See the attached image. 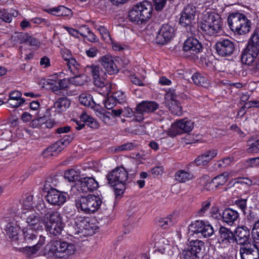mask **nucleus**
Listing matches in <instances>:
<instances>
[{"mask_svg": "<svg viewBox=\"0 0 259 259\" xmlns=\"http://www.w3.org/2000/svg\"><path fill=\"white\" fill-rule=\"evenodd\" d=\"M222 19L220 15L210 9H206L202 13L199 27L202 33L213 36L222 30Z\"/></svg>", "mask_w": 259, "mask_h": 259, "instance_id": "1", "label": "nucleus"}, {"mask_svg": "<svg viewBox=\"0 0 259 259\" xmlns=\"http://www.w3.org/2000/svg\"><path fill=\"white\" fill-rule=\"evenodd\" d=\"M75 202L78 211L87 214L95 213L98 210L103 211L107 209L105 202L102 201L101 198L93 194L78 197Z\"/></svg>", "mask_w": 259, "mask_h": 259, "instance_id": "2", "label": "nucleus"}, {"mask_svg": "<svg viewBox=\"0 0 259 259\" xmlns=\"http://www.w3.org/2000/svg\"><path fill=\"white\" fill-rule=\"evenodd\" d=\"M108 184L113 188L116 196L123 194L128 179V172L123 166L117 167L106 175Z\"/></svg>", "mask_w": 259, "mask_h": 259, "instance_id": "3", "label": "nucleus"}, {"mask_svg": "<svg viewBox=\"0 0 259 259\" xmlns=\"http://www.w3.org/2000/svg\"><path fill=\"white\" fill-rule=\"evenodd\" d=\"M152 12V3L148 1H143L134 5L128 12L129 20L136 24H141L150 19Z\"/></svg>", "mask_w": 259, "mask_h": 259, "instance_id": "4", "label": "nucleus"}, {"mask_svg": "<svg viewBox=\"0 0 259 259\" xmlns=\"http://www.w3.org/2000/svg\"><path fill=\"white\" fill-rule=\"evenodd\" d=\"M65 226L62 217L58 211H52L46 218L45 230L52 237L59 238L64 231Z\"/></svg>", "mask_w": 259, "mask_h": 259, "instance_id": "5", "label": "nucleus"}, {"mask_svg": "<svg viewBox=\"0 0 259 259\" xmlns=\"http://www.w3.org/2000/svg\"><path fill=\"white\" fill-rule=\"evenodd\" d=\"M228 23L231 30L239 35H244L250 31L251 21L244 14L233 13L228 17Z\"/></svg>", "mask_w": 259, "mask_h": 259, "instance_id": "6", "label": "nucleus"}, {"mask_svg": "<svg viewBox=\"0 0 259 259\" xmlns=\"http://www.w3.org/2000/svg\"><path fill=\"white\" fill-rule=\"evenodd\" d=\"M49 251L54 256L64 258L74 253L76 251L75 246L72 243L61 240L51 241L47 245Z\"/></svg>", "mask_w": 259, "mask_h": 259, "instance_id": "7", "label": "nucleus"}, {"mask_svg": "<svg viewBox=\"0 0 259 259\" xmlns=\"http://www.w3.org/2000/svg\"><path fill=\"white\" fill-rule=\"evenodd\" d=\"M196 13V7L189 4L183 9L179 20L180 25L185 28L187 32L192 35L194 34L195 32V28L192 22L195 19Z\"/></svg>", "mask_w": 259, "mask_h": 259, "instance_id": "8", "label": "nucleus"}, {"mask_svg": "<svg viewBox=\"0 0 259 259\" xmlns=\"http://www.w3.org/2000/svg\"><path fill=\"white\" fill-rule=\"evenodd\" d=\"M159 107V105L154 101H143L139 103L135 108V120L141 122L144 117V113L154 112Z\"/></svg>", "mask_w": 259, "mask_h": 259, "instance_id": "9", "label": "nucleus"}, {"mask_svg": "<svg viewBox=\"0 0 259 259\" xmlns=\"http://www.w3.org/2000/svg\"><path fill=\"white\" fill-rule=\"evenodd\" d=\"M218 55L223 57L231 56L235 50V44L229 39H221L214 46Z\"/></svg>", "mask_w": 259, "mask_h": 259, "instance_id": "10", "label": "nucleus"}, {"mask_svg": "<svg viewBox=\"0 0 259 259\" xmlns=\"http://www.w3.org/2000/svg\"><path fill=\"white\" fill-rule=\"evenodd\" d=\"M174 35V28L168 24H163L157 34L155 42L158 45H164L169 42Z\"/></svg>", "mask_w": 259, "mask_h": 259, "instance_id": "11", "label": "nucleus"}, {"mask_svg": "<svg viewBox=\"0 0 259 259\" xmlns=\"http://www.w3.org/2000/svg\"><path fill=\"white\" fill-rule=\"evenodd\" d=\"M193 122L186 119H181L171 124L169 132L174 136L181 135L183 133H188L193 128Z\"/></svg>", "mask_w": 259, "mask_h": 259, "instance_id": "12", "label": "nucleus"}, {"mask_svg": "<svg viewBox=\"0 0 259 259\" xmlns=\"http://www.w3.org/2000/svg\"><path fill=\"white\" fill-rule=\"evenodd\" d=\"M235 242L240 245L250 243L251 241L250 229L245 226H238L234 231Z\"/></svg>", "mask_w": 259, "mask_h": 259, "instance_id": "13", "label": "nucleus"}, {"mask_svg": "<svg viewBox=\"0 0 259 259\" xmlns=\"http://www.w3.org/2000/svg\"><path fill=\"white\" fill-rule=\"evenodd\" d=\"M78 190L82 193L94 191L98 188V183L92 177H83L78 181Z\"/></svg>", "mask_w": 259, "mask_h": 259, "instance_id": "14", "label": "nucleus"}, {"mask_svg": "<svg viewBox=\"0 0 259 259\" xmlns=\"http://www.w3.org/2000/svg\"><path fill=\"white\" fill-rule=\"evenodd\" d=\"M67 194L57 189H52L48 192L47 201L53 205H61L66 201Z\"/></svg>", "mask_w": 259, "mask_h": 259, "instance_id": "15", "label": "nucleus"}, {"mask_svg": "<svg viewBox=\"0 0 259 259\" xmlns=\"http://www.w3.org/2000/svg\"><path fill=\"white\" fill-rule=\"evenodd\" d=\"M203 47L201 43L196 38L193 37H188L183 45V50L189 52L191 54L195 55L202 51Z\"/></svg>", "mask_w": 259, "mask_h": 259, "instance_id": "16", "label": "nucleus"}, {"mask_svg": "<svg viewBox=\"0 0 259 259\" xmlns=\"http://www.w3.org/2000/svg\"><path fill=\"white\" fill-rule=\"evenodd\" d=\"M222 217V221L231 226L239 219V214L237 211L230 208H227L223 211L222 214H219Z\"/></svg>", "mask_w": 259, "mask_h": 259, "instance_id": "17", "label": "nucleus"}, {"mask_svg": "<svg viewBox=\"0 0 259 259\" xmlns=\"http://www.w3.org/2000/svg\"><path fill=\"white\" fill-rule=\"evenodd\" d=\"M100 62L109 74H114L118 72L119 70L111 56L108 55L102 56L100 59Z\"/></svg>", "mask_w": 259, "mask_h": 259, "instance_id": "18", "label": "nucleus"}, {"mask_svg": "<svg viewBox=\"0 0 259 259\" xmlns=\"http://www.w3.org/2000/svg\"><path fill=\"white\" fill-rule=\"evenodd\" d=\"M220 238L219 242L226 244L235 242L234 231L233 232L230 229L224 226H221L219 229Z\"/></svg>", "mask_w": 259, "mask_h": 259, "instance_id": "19", "label": "nucleus"}, {"mask_svg": "<svg viewBox=\"0 0 259 259\" xmlns=\"http://www.w3.org/2000/svg\"><path fill=\"white\" fill-rule=\"evenodd\" d=\"M246 49L253 54L259 55V27L254 31Z\"/></svg>", "mask_w": 259, "mask_h": 259, "instance_id": "20", "label": "nucleus"}, {"mask_svg": "<svg viewBox=\"0 0 259 259\" xmlns=\"http://www.w3.org/2000/svg\"><path fill=\"white\" fill-rule=\"evenodd\" d=\"M239 253L241 259H259V250L255 246L240 247Z\"/></svg>", "mask_w": 259, "mask_h": 259, "instance_id": "21", "label": "nucleus"}, {"mask_svg": "<svg viewBox=\"0 0 259 259\" xmlns=\"http://www.w3.org/2000/svg\"><path fill=\"white\" fill-rule=\"evenodd\" d=\"M24 242L28 244H35L38 241L39 236L36 231L31 227H26L23 229Z\"/></svg>", "mask_w": 259, "mask_h": 259, "instance_id": "22", "label": "nucleus"}, {"mask_svg": "<svg viewBox=\"0 0 259 259\" xmlns=\"http://www.w3.org/2000/svg\"><path fill=\"white\" fill-rule=\"evenodd\" d=\"M229 175L228 172H223L213 178L211 181L206 184V186L208 187L209 190L218 188L220 186L224 185L228 179Z\"/></svg>", "mask_w": 259, "mask_h": 259, "instance_id": "23", "label": "nucleus"}, {"mask_svg": "<svg viewBox=\"0 0 259 259\" xmlns=\"http://www.w3.org/2000/svg\"><path fill=\"white\" fill-rule=\"evenodd\" d=\"M217 152L215 150L207 151L203 154L198 156L195 160V163L197 166L205 165L209 162L211 159L216 156Z\"/></svg>", "mask_w": 259, "mask_h": 259, "instance_id": "24", "label": "nucleus"}, {"mask_svg": "<svg viewBox=\"0 0 259 259\" xmlns=\"http://www.w3.org/2000/svg\"><path fill=\"white\" fill-rule=\"evenodd\" d=\"M46 238L40 236L38 241L35 244H30L31 246H26L19 249L20 251L24 252L27 254H33L36 253L42 245L45 243Z\"/></svg>", "mask_w": 259, "mask_h": 259, "instance_id": "25", "label": "nucleus"}, {"mask_svg": "<svg viewBox=\"0 0 259 259\" xmlns=\"http://www.w3.org/2000/svg\"><path fill=\"white\" fill-rule=\"evenodd\" d=\"M75 220L78 226V229L79 230L80 234H82V235L87 234V231H89L93 230V227L91 226L88 218L76 217Z\"/></svg>", "mask_w": 259, "mask_h": 259, "instance_id": "26", "label": "nucleus"}, {"mask_svg": "<svg viewBox=\"0 0 259 259\" xmlns=\"http://www.w3.org/2000/svg\"><path fill=\"white\" fill-rule=\"evenodd\" d=\"M187 248L201 256L203 251L205 250V244L201 240L198 239L193 240L189 242Z\"/></svg>", "mask_w": 259, "mask_h": 259, "instance_id": "27", "label": "nucleus"}, {"mask_svg": "<svg viewBox=\"0 0 259 259\" xmlns=\"http://www.w3.org/2000/svg\"><path fill=\"white\" fill-rule=\"evenodd\" d=\"M62 143V142L58 141L47 148L43 153L45 156H53L58 154L65 148Z\"/></svg>", "mask_w": 259, "mask_h": 259, "instance_id": "28", "label": "nucleus"}, {"mask_svg": "<svg viewBox=\"0 0 259 259\" xmlns=\"http://www.w3.org/2000/svg\"><path fill=\"white\" fill-rule=\"evenodd\" d=\"M70 101L67 97H60L54 103V107L59 113L65 111L70 106Z\"/></svg>", "mask_w": 259, "mask_h": 259, "instance_id": "29", "label": "nucleus"}, {"mask_svg": "<svg viewBox=\"0 0 259 259\" xmlns=\"http://www.w3.org/2000/svg\"><path fill=\"white\" fill-rule=\"evenodd\" d=\"M165 104L171 113L176 115H181L182 107L177 100H166Z\"/></svg>", "mask_w": 259, "mask_h": 259, "instance_id": "30", "label": "nucleus"}, {"mask_svg": "<svg viewBox=\"0 0 259 259\" xmlns=\"http://www.w3.org/2000/svg\"><path fill=\"white\" fill-rule=\"evenodd\" d=\"M257 57V55L247 51V49L245 48L242 53L241 62L242 63L248 66L253 65Z\"/></svg>", "mask_w": 259, "mask_h": 259, "instance_id": "31", "label": "nucleus"}, {"mask_svg": "<svg viewBox=\"0 0 259 259\" xmlns=\"http://www.w3.org/2000/svg\"><path fill=\"white\" fill-rule=\"evenodd\" d=\"M176 180L180 183H185L186 181L192 180L193 175L190 171L184 169L178 170L175 174Z\"/></svg>", "mask_w": 259, "mask_h": 259, "instance_id": "32", "label": "nucleus"}, {"mask_svg": "<svg viewBox=\"0 0 259 259\" xmlns=\"http://www.w3.org/2000/svg\"><path fill=\"white\" fill-rule=\"evenodd\" d=\"M81 121L85 122L86 125L92 128H98L100 125L98 121L93 117L90 116L86 113H82L80 116Z\"/></svg>", "mask_w": 259, "mask_h": 259, "instance_id": "33", "label": "nucleus"}, {"mask_svg": "<svg viewBox=\"0 0 259 259\" xmlns=\"http://www.w3.org/2000/svg\"><path fill=\"white\" fill-rule=\"evenodd\" d=\"M191 78L196 85L206 87L208 84L207 78L199 73H194Z\"/></svg>", "mask_w": 259, "mask_h": 259, "instance_id": "34", "label": "nucleus"}, {"mask_svg": "<svg viewBox=\"0 0 259 259\" xmlns=\"http://www.w3.org/2000/svg\"><path fill=\"white\" fill-rule=\"evenodd\" d=\"M172 217L171 215H169L166 218H157L156 219V223L159 227L165 229H167L174 225Z\"/></svg>", "mask_w": 259, "mask_h": 259, "instance_id": "35", "label": "nucleus"}, {"mask_svg": "<svg viewBox=\"0 0 259 259\" xmlns=\"http://www.w3.org/2000/svg\"><path fill=\"white\" fill-rule=\"evenodd\" d=\"M54 15L57 16H67L71 14V10L64 6H60L57 8H53L50 11Z\"/></svg>", "mask_w": 259, "mask_h": 259, "instance_id": "36", "label": "nucleus"}, {"mask_svg": "<svg viewBox=\"0 0 259 259\" xmlns=\"http://www.w3.org/2000/svg\"><path fill=\"white\" fill-rule=\"evenodd\" d=\"M6 234L13 240H18L19 229L15 225L9 223L6 228Z\"/></svg>", "mask_w": 259, "mask_h": 259, "instance_id": "37", "label": "nucleus"}, {"mask_svg": "<svg viewBox=\"0 0 259 259\" xmlns=\"http://www.w3.org/2000/svg\"><path fill=\"white\" fill-rule=\"evenodd\" d=\"M75 218L70 220L67 226V232L68 234L71 236H74L80 234L79 230L78 229Z\"/></svg>", "mask_w": 259, "mask_h": 259, "instance_id": "38", "label": "nucleus"}, {"mask_svg": "<svg viewBox=\"0 0 259 259\" xmlns=\"http://www.w3.org/2000/svg\"><path fill=\"white\" fill-rule=\"evenodd\" d=\"M26 222L30 226H35V225L39 223L41 218L39 215L35 212H28L25 218Z\"/></svg>", "mask_w": 259, "mask_h": 259, "instance_id": "39", "label": "nucleus"}, {"mask_svg": "<svg viewBox=\"0 0 259 259\" xmlns=\"http://www.w3.org/2000/svg\"><path fill=\"white\" fill-rule=\"evenodd\" d=\"M85 71L92 74L93 78L97 77L100 74H104V72L102 69L98 65H88L85 67Z\"/></svg>", "mask_w": 259, "mask_h": 259, "instance_id": "40", "label": "nucleus"}, {"mask_svg": "<svg viewBox=\"0 0 259 259\" xmlns=\"http://www.w3.org/2000/svg\"><path fill=\"white\" fill-rule=\"evenodd\" d=\"M27 33L24 32H15L13 35H12L10 38L12 42L15 44L16 43H26L27 39H28Z\"/></svg>", "mask_w": 259, "mask_h": 259, "instance_id": "41", "label": "nucleus"}, {"mask_svg": "<svg viewBox=\"0 0 259 259\" xmlns=\"http://www.w3.org/2000/svg\"><path fill=\"white\" fill-rule=\"evenodd\" d=\"M80 103L85 106L90 107L93 108L96 105L92 97L90 95L81 94L79 97Z\"/></svg>", "mask_w": 259, "mask_h": 259, "instance_id": "42", "label": "nucleus"}, {"mask_svg": "<svg viewBox=\"0 0 259 259\" xmlns=\"http://www.w3.org/2000/svg\"><path fill=\"white\" fill-rule=\"evenodd\" d=\"M75 76L71 77L69 79V81L70 83L76 85L81 86L84 84L87 81V77L85 75L82 74H75Z\"/></svg>", "mask_w": 259, "mask_h": 259, "instance_id": "43", "label": "nucleus"}, {"mask_svg": "<svg viewBox=\"0 0 259 259\" xmlns=\"http://www.w3.org/2000/svg\"><path fill=\"white\" fill-rule=\"evenodd\" d=\"M204 224V222L202 221H196L194 223L191 224L189 227V231H191L193 234H200Z\"/></svg>", "mask_w": 259, "mask_h": 259, "instance_id": "44", "label": "nucleus"}, {"mask_svg": "<svg viewBox=\"0 0 259 259\" xmlns=\"http://www.w3.org/2000/svg\"><path fill=\"white\" fill-rule=\"evenodd\" d=\"M18 14L17 12L15 11V13L10 14L5 9L0 10V19H2L3 21L7 23L11 22L12 17H16Z\"/></svg>", "mask_w": 259, "mask_h": 259, "instance_id": "45", "label": "nucleus"}, {"mask_svg": "<svg viewBox=\"0 0 259 259\" xmlns=\"http://www.w3.org/2000/svg\"><path fill=\"white\" fill-rule=\"evenodd\" d=\"M78 177L77 171L72 169L67 170L64 173V178L69 182L78 181Z\"/></svg>", "mask_w": 259, "mask_h": 259, "instance_id": "46", "label": "nucleus"}, {"mask_svg": "<svg viewBox=\"0 0 259 259\" xmlns=\"http://www.w3.org/2000/svg\"><path fill=\"white\" fill-rule=\"evenodd\" d=\"M106 74L104 72V74H100L97 77L93 78L94 85L98 88H104L107 89L106 86Z\"/></svg>", "mask_w": 259, "mask_h": 259, "instance_id": "47", "label": "nucleus"}, {"mask_svg": "<svg viewBox=\"0 0 259 259\" xmlns=\"http://www.w3.org/2000/svg\"><path fill=\"white\" fill-rule=\"evenodd\" d=\"M201 256L186 248L182 253V259H199Z\"/></svg>", "mask_w": 259, "mask_h": 259, "instance_id": "48", "label": "nucleus"}, {"mask_svg": "<svg viewBox=\"0 0 259 259\" xmlns=\"http://www.w3.org/2000/svg\"><path fill=\"white\" fill-rule=\"evenodd\" d=\"M213 233V229L210 225L204 224L200 235L206 238L211 236Z\"/></svg>", "mask_w": 259, "mask_h": 259, "instance_id": "49", "label": "nucleus"}, {"mask_svg": "<svg viewBox=\"0 0 259 259\" xmlns=\"http://www.w3.org/2000/svg\"><path fill=\"white\" fill-rule=\"evenodd\" d=\"M249 147L247 149L249 153H257L259 152V139L253 141L250 140L248 142Z\"/></svg>", "mask_w": 259, "mask_h": 259, "instance_id": "50", "label": "nucleus"}, {"mask_svg": "<svg viewBox=\"0 0 259 259\" xmlns=\"http://www.w3.org/2000/svg\"><path fill=\"white\" fill-rule=\"evenodd\" d=\"M69 57H65V54L62 55V57L63 59L66 62L67 66L70 70V71L73 74H75V70H73L72 68V66L74 63H75V59L71 57V55L70 54H68Z\"/></svg>", "mask_w": 259, "mask_h": 259, "instance_id": "51", "label": "nucleus"}, {"mask_svg": "<svg viewBox=\"0 0 259 259\" xmlns=\"http://www.w3.org/2000/svg\"><path fill=\"white\" fill-rule=\"evenodd\" d=\"M251 236L255 242L259 243V221L254 224L251 231Z\"/></svg>", "mask_w": 259, "mask_h": 259, "instance_id": "52", "label": "nucleus"}, {"mask_svg": "<svg viewBox=\"0 0 259 259\" xmlns=\"http://www.w3.org/2000/svg\"><path fill=\"white\" fill-rule=\"evenodd\" d=\"M235 204L241 209L244 215L247 213L245 211L247 208V199H240L237 200L235 201Z\"/></svg>", "mask_w": 259, "mask_h": 259, "instance_id": "53", "label": "nucleus"}, {"mask_svg": "<svg viewBox=\"0 0 259 259\" xmlns=\"http://www.w3.org/2000/svg\"><path fill=\"white\" fill-rule=\"evenodd\" d=\"M136 147V145L133 143H126L120 145L116 150L119 151L131 150L135 148Z\"/></svg>", "mask_w": 259, "mask_h": 259, "instance_id": "54", "label": "nucleus"}, {"mask_svg": "<svg viewBox=\"0 0 259 259\" xmlns=\"http://www.w3.org/2000/svg\"><path fill=\"white\" fill-rule=\"evenodd\" d=\"M114 100L119 103H121L124 101L125 96L124 94L121 91H117L113 93L112 96Z\"/></svg>", "mask_w": 259, "mask_h": 259, "instance_id": "55", "label": "nucleus"}, {"mask_svg": "<svg viewBox=\"0 0 259 259\" xmlns=\"http://www.w3.org/2000/svg\"><path fill=\"white\" fill-rule=\"evenodd\" d=\"M33 196L30 195H28L24 200L23 206L25 209H28L33 207Z\"/></svg>", "mask_w": 259, "mask_h": 259, "instance_id": "56", "label": "nucleus"}, {"mask_svg": "<svg viewBox=\"0 0 259 259\" xmlns=\"http://www.w3.org/2000/svg\"><path fill=\"white\" fill-rule=\"evenodd\" d=\"M210 206V200L207 199L201 203V208L198 211L199 215H202L209 208Z\"/></svg>", "mask_w": 259, "mask_h": 259, "instance_id": "57", "label": "nucleus"}, {"mask_svg": "<svg viewBox=\"0 0 259 259\" xmlns=\"http://www.w3.org/2000/svg\"><path fill=\"white\" fill-rule=\"evenodd\" d=\"M9 99L15 100L18 102L20 101L21 99H24L22 98V93L18 91L11 92L9 94Z\"/></svg>", "mask_w": 259, "mask_h": 259, "instance_id": "58", "label": "nucleus"}, {"mask_svg": "<svg viewBox=\"0 0 259 259\" xmlns=\"http://www.w3.org/2000/svg\"><path fill=\"white\" fill-rule=\"evenodd\" d=\"M105 107L108 109H111L115 105L116 101L112 96L108 97L104 102Z\"/></svg>", "mask_w": 259, "mask_h": 259, "instance_id": "59", "label": "nucleus"}, {"mask_svg": "<svg viewBox=\"0 0 259 259\" xmlns=\"http://www.w3.org/2000/svg\"><path fill=\"white\" fill-rule=\"evenodd\" d=\"M36 208L37 210L39 211L40 214L45 215L46 218L48 216L49 214L51 212L48 211V209L45 207L44 203L38 204Z\"/></svg>", "mask_w": 259, "mask_h": 259, "instance_id": "60", "label": "nucleus"}, {"mask_svg": "<svg viewBox=\"0 0 259 259\" xmlns=\"http://www.w3.org/2000/svg\"><path fill=\"white\" fill-rule=\"evenodd\" d=\"M74 138L73 135H65L60 140L63 144L64 148L66 147L72 141Z\"/></svg>", "mask_w": 259, "mask_h": 259, "instance_id": "61", "label": "nucleus"}, {"mask_svg": "<svg viewBox=\"0 0 259 259\" xmlns=\"http://www.w3.org/2000/svg\"><path fill=\"white\" fill-rule=\"evenodd\" d=\"M85 53L89 57L94 58L100 53V51L96 48L92 47L87 50Z\"/></svg>", "mask_w": 259, "mask_h": 259, "instance_id": "62", "label": "nucleus"}, {"mask_svg": "<svg viewBox=\"0 0 259 259\" xmlns=\"http://www.w3.org/2000/svg\"><path fill=\"white\" fill-rule=\"evenodd\" d=\"M30 46L39 47L40 46V41L35 37L28 35V39H27V42Z\"/></svg>", "mask_w": 259, "mask_h": 259, "instance_id": "63", "label": "nucleus"}, {"mask_svg": "<svg viewBox=\"0 0 259 259\" xmlns=\"http://www.w3.org/2000/svg\"><path fill=\"white\" fill-rule=\"evenodd\" d=\"M163 172V168L161 166H157L151 170V172L154 177L161 176Z\"/></svg>", "mask_w": 259, "mask_h": 259, "instance_id": "64", "label": "nucleus"}]
</instances>
